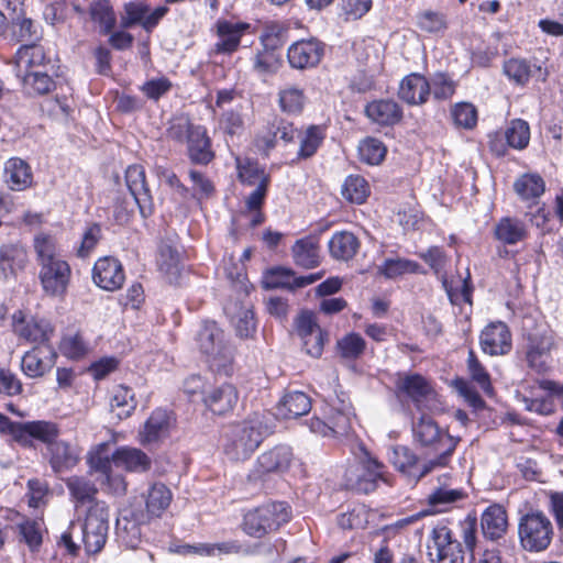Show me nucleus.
I'll return each instance as SVG.
<instances>
[{"instance_id": "f257e3e1", "label": "nucleus", "mask_w": 563, "mask_h": 563, "mask_svg": "<svg viewBox=\"0 0 563 563\" xmlns=\"http://www.w3.org/2000/svg\"><path fill=\"white\" fill-rule=\"evenodd\" d=\"M412 435L415 442L424 448L434 457L426 461L419 471L422 477L431 471L445 467L453 455L460 438L452 437L448 431L442 430L429 416L422 415L412 423Z\"/></svg>"}, {"instance_id": "f03ea898", "label": "nucleus", "mask_w": 563, "mask_h": 563, "mask_svg": "<svg viewBox=\"0 0 563 563\" xmlns=\"http://www.w3.org/2000/svg\"><path fill=\"white\" fill-rule=\"evenodd\" d=\"M109 531V507L104 501H95L89 506L84 521H73L62 537L69 552L75 553L78 545L74 539H80L88 554L100 552Z\"/></svg>"}, {"instance_id": "7ed1b4c3", "label": "nucleus", "mask_w": 563, "mask_h": 563, "mask_svg": "<svg viewBox=\"0 0 563 563\" xmlns=\"http://www.w3.org/2000/svg\"><path fill=\"white\" fill-rule=\"evenodd\" d=\"M267 428L260 415L229 424L222 435V451L232 462L251 457L263 442Z\"/></svg>"}, {"instance_id": "20e7f679", "label": "nucleus", "mask_w": 563, "mask_h": 563, "mask_svg": "<svg viewBox=\"0 0 563 563\" xmlns=\"http://www.w3.org/2000/svg\"><path fill=\"white\" fill-rule=\"evenodd\" d=\"M553 525L540 510H530L518 522L520 545L528 552H542L549 548L553 538Z\"/></svg>"}, {"instance_id": "39448f33", "label": "nucleus", "mask_w": 563, "mask_h": 563, "mask_svg": "<svg viewBox=\"0 0 563 563\" xmlns=\"http://www.w3.org/2000/svg\"><path fill=\"white\" fill-rule=\"evenodd\" d=\"M289 519L290 510L286 503H271L246 512L243 519V530L250 537L263 538L279 529Z\"/></svg>"}, {"instance_id": "423d86ee", "label": "nucleus", "mask_w": 563, "mask_h": 563, "mask_svg": "<svg viewBox=\"0 0 563 563\" xmlns=\"http://www.w3.org/2000/svg\"><path fill=\"white\" fill-rule=\"evenodd\" d=\"M125 181L130 196L124 198L122 206L115 207V218L123 220L133 212L135 206L143 217L150 216L153 211V199L146 185L144 168L141 165L129 166L125 170Z\"/></svg>"}, {"instance_id": "0eeeda50", "label": "nucleus", "mask_w": 563, "mask_h": 563, "mask_svg": "<svg viewBox=\"0 0 563 563\" xmlns=\"http://www.w3.org/2000/svg\"><path fill=\"white\" fill-rule=\"evenodd\" d=\"M345 486L357 493L368 494L376 489L379 482L385 479V466L367 453L344 475Z\"/></svg>"}, {"instance_id": "6e6552de", "label": "nucleus", "mask_w": 563, "mask_h": 563, "mask_svg": "<svg viewBox=\"0 0 563 563\" xmlns=\"http://www.w3.org/2000/svg\"><path fill=\"white\" fill-rule=\"evenodd\" d=\"M427 549L432 563H464V550L445 525H437L431 530Z\"/></svg>"}, {"instance_id": "1a4fd4ad", "label": "nucleus", "mask_w": 563, "mask_h": 563, "mask_svg": "<svg viewBox=\"0 0 563 563\" xmlns=\"http://www.w3.org/2000/svg\"><path fill=\"white\" fill-rule=\"evenodd\" d=\"M201 353L217 367L225 366L230 362L232 352L224 341L223 331L213 321L202 323L196 338Z\"/></svg>"}, {"instance_id": "9d476101", "label": "nucleus", "mask_w": 563, "mask_h": 563, "mask_svg": "<svg viewBox=\"0 0 563 563\" xmlns=\"http://www.w3.org/2000/svg\"><path fill=\"white\" fill-rule=\"evenodd\" d=\"M13 330L19 338L37 345L51 344L54 327L45 319L25 317L21 311L13 314Z\"/></svg>"}, {"instance_id": "9b49d317", "label": "nucleus", "mask_w": 563, "mask_h": 563, "mask_svg": "<svg viewBox=\"0 0 563 563\" xmlns=\"http://www.w3.org/2000/svg\"><path fill=\"white\" fill-rule=\"evenodd\" d=\"M16 433V443L26 449L35 448L40 441L48 448L59 435L56 423L45 420L21 422Z\"/></svg>"}, {"instance_id": "f8f14e48", "label": "nucleus", "mask_w": 563, "mask_h": 563, "mask_svg": "<svg viewBox=\"0 0 563 563\" xmlns=\"http://www.w3.org/2000/svg\"><path fill=\"white\" fill-rule=\"evenodd\" d=\"M175 424L173 413L166 409H155L139 432V442L142 445H153L166 439Z\"/></svg>"}, {"instance_id": "ddd939ff", "label": "nucleus", "mask_w": 563, "mask_h": 563, "mask_svg": "<svg viewBox=\"0 0 563 563\" xmlns=\"http://www.w3.org/2000/svg\"><path fill=\"white\" fill-rule=\"evenodd\" d=\"M70 275V266L64 258L42 264L40 280L43 290L49 296H63L69 285Z\"/></svg>"}, {"instance_id": "4468645a", "label": "nucleus", "mask_w": 563, "mask_h": 563, "mask_svg": "<svg viewBox=\"0 0 563 563\" xmlns=\"http://www.w3.org/2000/svg\"><path fill=\"white\" fill-rule=\"evenodd\" d=\"M324 55V44L317 38L295 42L288 47L287 58L292 68L307 69L316 67Z\"/></svg>"}, {"instance_id": "2eb2a0df", "label": "nucleus", "mask_w": 563, "mask_h": 563, "mask_svg": "<svg viewBox=\"0 0 563 563\" xmlns=\"http://www.w3.org/2000/svg\"><path fill=\"white\" fill-rule=\"evenodd\" d=\"M481 349L492 356L506 355L511 351V333L505 322L495 321L487 324L479 335Z\"/></svg>"}, {"instance_id": "dca6fc26", "label": "nucleus", "mask_w": 563, "mask_h": 563, "mask_svg": "<svg viewBox=\"0 0 563 563\" xmlns=\"http://www.w3.org/2000/svg\"><path fill=\"white\" fill-rule=\"evenodd\" d=\"M56 357L52 344L36 345L22 356L21 371L30 378L42 377L55 365Z\"/></svg>"}, {"instance_id": "f3484780", "label": "nucleus", "mask_w": 563, "mask_h": 563, "mask_svg": "<svg viewBox=\"0 0 563 563\" xmlns=\"http://www.w3.org/2000/svg\"><path fill=\"white\" fill-rule=\"evenodd\" d=\"M92 279L98 287L108 291L121 288L125 280L122 264L112 256L99 258L92 268Z\"/></svg>"}, {"instance_id": "a211bd4d", "label": "nucleus", "mask_w": 563, "mask_h": 563, "mask_svg": "<svg viewBox=\"0 0 563 563\" xmlns=\"http://www.w3.org/2000/svg\"><path fill=\"white\" fill-rule=\"evenodd\" d=\"M13 65L16 76L45 68H55L54 63L46 56L43 46L34 43L22 45L18 49L13 58Z\"/></svg>"}, {"instance_id": "6ab92c4d", "label": "nucleus", "mask_w": 563, "mask_h": 563, "mask_svg": "<svg viewBox=\"0 0 563 563\" xmlns=\"http://www.w3.org/2000/svg\"><path fill=\"white\" fill-rule=\"evenodd\" d=\"M250 27L251 25L245 22L218 20L216 23L218 41L214 43L213 52L228 55L236 52L241 43V37Z\"/></svg>"}, {"instance_id": "aec40b11", "label": "nucleus", "mask_w": 563, "mask_h": 563, "mask_svg": "<svg viewBox=\"0 0 563 563\" xmlns=\"http://www.w3.org/2000/svg\"><path fill=\"white\" fill-rule=\"evenodd\" d=\"M553 345L554 340L549 332L529 334L526 351L529 366L538 373L545 372L549 368Z\"/></svg>"}, {"instance_id": "412c9836", "label": "nucleus", "mask_w": 563, "mask_h": 563, "mask_svg": "<svg viewBox=\"0 0 563 563\" xmlns=\"http://www.w3.org/2000/svg\"><path fill=\"white\" fill-rule=\"evenodd\" d=\"M493 234L503 245H517L529 238V229L523 220L507 216L496 222Z\"/></svg>"}, {"instance_id": "4be33fe9", "label": "nucleus", "mask_w": 563, "mask_h": 563, "mask_svg": "<svg viewBox=\"0 0 563 563\" xmlns=\"http://www.w3.org/2000/svg\"><path fill=\"white\" fill-rule=\"evenodd\" d=\"M294 454L288 445H277L262 453L256 461V472L260 475L267 473H283L292 462Z\"/></svg>"}, {"instance_id": "5701e85b", "label": "nucleus", "mask_w": 563, "mask_h": 563, "mask_svg": "<svg viewBox=\"0 0 563 563\" xmlns=\"http://www.w3.org/2000/svg\"><path fill=\"white\" fill-rule=\"evenodd\" d=\"M113 464L131 473H145L152 467L151 457L139 448L120 446L112 453Z\"/></svg>"}, {"instance_id": "b1692460", "label": "nucleus", "mask_w": 563, "mask_h": 563, "mask_svg": "<svg viewBox=\"0 0 563 563\" xmlns=\"http://www.w3.org/2000/svg\"><path fill=\"white\" fill-rule=\"evenodd\" d=\"M47 452L49 465L55 473L69 471L79 462V449L63 440L56 439Z\"/></svg>"}, {"instance_id": "393cba45", "label": "nucleus", "mask_w": 563, "mask_h": 563, "mask_svg": "<svg viewBox=\"0 0 563 563\" xmlns=\"http://www.w3.org/2000/svg\"><path fill=\"white\" fill-rule=\"evenodd\" d=\"M398 96L408 104H422L430 96V84L423 75L412 73L400 81Z\"/></svg>"}, {"instance_id": "a878e982", "label": "nucleus", "mask_w": 563, "mask_h": 563, "mask_svg": "<svg viewBox=\"0 0 563 563\" xmlns=\"http://www.w3.org/2000/svg\"><path fill=\"white\" fill-rule=\"evenodd\" d=\"M239 399L236 388L231 384H223L211 388L203 394L206 407L216 415H224L233 409Z\"/></svg>"}, {"instance_id": "bb28decb", "label": "nucleus", "mask_w": 563, "mask_h": 563, "mask_svg": "<svg viewBox=\"0 0 563 563\" xmlns=\"http://www.w3.org/2000/svg\"><path fill=\"white\" fill-rule=\"evenodd\" d=\"M539 387L547 391L548 395L544 397L525 398L526 409L540 416H550L556 408L554 396L563 394V386L553 380L542 379L539 382Z\"/></svg>"}, {"instance_id": "cd10ccee", "label": "nucleus", "mask_w": 563, "mask_h": 563, "mask_svg": "<svg viewBox=\"0 0 563 563\" xmlns=\"http://www.w3.org/2000/svg\"><path fill=\"white\" fill-rule=\"evenodd\" d=\"M186 143L188 145V156L192 163L207 165L213 159L214 153L211 150V140L205 126L197 125Z\"/></svg>"}, {"instance_id": "c85d7f7f", "label": "nucleus", "mask_w": 563, "mask_h": 563, "mask_svg": "<svg viewBox=\"0 0 563 563\" xmlns=\"http://www.w3.org/2000/svg\"><path fill=\"white\" fill-rule=\"evenodd\" d=\"M172 499L173 494L166 485L162 483L151 485L144 495L145 512L142 515L146 520L161 517L169 507Z\"/></svg>"}, {"instance_id": "c756f323", "label": "nucleus", "mask_w": 563, "mask_h": 563, "mask_svg": "<svg viewBox=\"0 0 563 563\" xmlns=\"http://www.w3.org/2000/svg\"><path fill=\"white\" fill-rule=\"evenodd\" d=\"M482 531L485 538L500 539L507 531V514L503 506L494 504L487 507L481 517Z\"/></svg>"}, {"instance_id": "7c9ffc66", "label": "nucleus", "mask_w": 563, "mask_h": 563, "mask_svg": "<svg viewBox=\"0 0 563 563\" xmlns=\"http://www.w3.org/2000/svg\"><path fill=\"white\" fill-rule=\"evenodd\" d=\"M367 118L379 125H394L402 118L400 106L394 100H375L365 108Z\"/></svg>"}, {"instance_id": "2f4dec72", "label": "nucleus", "mask_w": 563, "mask_h": 563, "mask_svg": "<svg viewBox=\"0 0 563 563\" xmlns=\"http://www.w3.org/2000/svg\"><path fill=\"white\" fill-rule=\"evenodd\" d=\"M325 415L332 434L344 435L349 433L354 418L353 408L349 401L336 397L335 402L329 405V410L325 411Z\"/></svg>"}, {"instance_id": "473e14b6", "label": "nucleus", "mask_w": 563, "mask_h": 563, "mask_svg": "<svg viewBox=\"0 0 563 563\" xmlns=\"http://www.w3.org/2000/svg\"><path fill=\"white\" fill-rule=\"evenodd\" d=\"M397 388L400 394L410 398L418 408H420L421 402L429 399L432 394L430 383L419 374L404 375L398 379Z\"/></svg>"}, {"instance_id": "72a5a7b5", "label": "nucleus", "mask_w": 563, "mask_h": 563, "mask_svg": "<svg viewBox=\"0 0 563 563\" xmlns=\"http://www.w3.org/2000/svg\"><path fill=\"white\" fill-rule=\"evenodd\" d=\"M4 180L9 188L15 191L29 188L33 181L29 164L19 157L8 159L4 166Z\"/></svg>"}, {"instance_id": "f704fd0d", "label": "nucleus", "mask_w": 563, "mask_h": 563, "mask_svg": "<svg viewBox=\"0 0 563 563\" xmlns=\"http://www.w3.org/2000/svg\"><path fill=\"white\" fill-rule=\"evenodd\" d=\"M360 246L358 239L350 231L335 232L328 243L330 255L336 261L344 262L352 260Z\"/></svg>"}, {"instance_id": "c9c22d12", "label": "nucleus", "mask_w": 563, "mask_h": 563, "mask_svg": "<svg viewBox=\"0 0 563 563\" xmlns=\"http://www.w3.org/2000/svg\"><path fill=\"white\" fill-rule=\"evenodd\" d=\"M26 253L16 245H3L0 247V282H4L24 268Z\"/></svg>"}, {"instance_id": "e433bc0d", "label": "nucleus", "mask_w": 563, "mask_h": 563, "mask_svg": "<svg viewBox=\"0 0 563 563\" xmlns=\"http://www.w3.org/2000/svg\"><path fill=\"white\" fill-rule=\"evenodd\" d=\"M239 180L246 186L257 187L269 185L271 176L256 161L247 157H235Z\"/></svg>"}, {"instance_id": "4c0bfd02", "label": "nucleus", "mask_w": 563, "mask_h": 563, "mask_svg": "<svg viewBox=\"0 0 563 563\" xmlns=\"http://www.w3.org/2000/svg\"><path fill=\"white\" fill-rule=\"evenodd\" d=\"M146 519L144 515L134 516L126 510L117 519L115 530L118 537L130 548L136 547L141 538L140 525Z\"/></svg>"}, {"instance_id": "58836bf2", "label": "nucleus", "mask_w": 563, "mask_h": 563, "mask_svg": "<svg viewBox=\"0 0 563 563\" xmlns=\"http://www.w3.org/2000/svg\"><path fill=\"white\" fill-rule=\"evenodd\" d=\"M292 257L297 265L313 268L319 265V245L314 236H306L296 241L292 246Z\"/></svg>"}, {"instance_id": "ea45409f", "label": "nucleus", "mask_w": 563, "mask_h": 563, "mask_svg": "<svg viewBox=\"0 0 563 563\" xmlns=\"http://www.w3.org/2000/svg\"><path fill=\"white\" fill-rule=\"evenodd\" d=\"M311 409V400L302 391H288L278 405V413L284 418H297L306 415Z\"/></svg>"}, {"instance_id": "a19ab883", "label": "nucleus", "mask_w": 563, "mask_h": 563, "mask_svg": "<svg viewBox=\"0 0 563 563\" xmlns=\"http://www.w3.org/2000/svg\"><path fill=\"white\" fill-rule=\"evenodd\" d=\"M533 69L541 73L540 66L537 67L531 65L529 60L518 57L509 58L503 65L505 76L518 86H526L529 82Z\"/></svg>"}, {"instance_id": "79ce46f5", "label": "nucleus", "mask_w": 563, "mask_h": 563, "mask_svg": "<svg viewBox=\"0 0 563 563\" xmlns=\"http://www.w3.org/2000/svg\"><path fill=\"white\" fill-rule=\"evenodd\" d=\"M261 40L264 49L254 56L253 68L258 74L274 73L278 67V57L274 51L278 40L269 35H263Z\"/></svg>"}, {"instance_id": "37998d69", "label": "nucleus", "mask_w": 563, "mask_h": 563, "mask_svg": "<svg viewBox=\"0 0 563 563\" xmlns=\"http://www.w3.org/2000/svg\"><path fill=\"white\" fill-rule=\"evenodd\" d=\"M514 188L521 200L534 202L544 194L545 183L538 174H525L515 181Z\"/></svg>"}, {"instance_id": "c03bdc74", "label": "nucleus", "mask_w": 563, "mask_h": 563, "mask_svg": "<svg viewBox=\"0 0 563 563\" xmlns=\"http://www.w3.org/2000/svg\"><path fill=\"white\" fill-rule=\"evenodd\" d=\"M327 131L323 125H309L299 137V150L297 156L299 159H306L313 156L325 139Z\"/></svg>"}, {"instance_id": "a18cd8bd", "label": "nucleus", "mask_w": 563, "mask_h": 563, "mask_svg": "<svg viewBox=\"0 0 563 563\" xmlns=\"http://www.w3.org/2000/svg\"><path fill=\"white\" fill-rule=\"evenodd\" d=\"M66 487L69 490V494L75 501L76 508L80 505L90 504L92 505L95 501V496L97 495V487L95 484L80 476H71L66 481Z\"/></svg>"}, {"instance_id": "49530a36", "label": "nucleus", "mask_w": 563, "mask_h": 563, "mask_svg": "<svg viewBox=\"0 0 563 563\" xmlns=\"http://www.w3.org/2000/svg\"><path fill=\"white\" fill-rule=\"evenodd\" d=\"M89 15L99 25L100 33L109 34L115 26L117 18L109 0H92L89 4Z\"/></svg>"}, {"instance_id": "de8ad7c7", "label": "nucleus", "mask_w": 563, "mask_h": 563, "mask_svg": "<svg viewBox=\"0 0 563 563\" xmlns=\"http://www.w3.org/2000/svg\"><path fill=\"white\" fill-rule=\"evenodd\" d=\"M464 497L465 494L462 489L441 486L428 496V505L431 508V510H428L429 515L446 511L451 505Z\"/></svg>"}, {"instance_id": "09e8293b", "label": "nucleus", "mask_w": 563, "mask_h": 563, "mask_svg": "<svg viewBox=\"0 0 563 563\" xmlns=\"http://www.w3.org/2000/svg\"><path fill=\"white\" fill-rule=\"evenodd\" d=\"M55 68H45L42 70H34L29 74L18 76L24 86V88L34 93L44 95L52 90L55 86L53 75Z\"/></svg>"}, {"instance_id": "8fccbe9b", "label": "nucleus", "mask_w": 563, "mask_h": 563, "mask_svg": "<svg viewBox=\"0 0 563 563\" xmlns=\"http://www.w3.org/2000/svg\"><path fill=\"white\" fill-rule=\"evenodd\" d=\"M227 314L231 317V321L235 327L238 335L249 338L255 331L254 312L251 308L242 306L236 311V306L228 305L224 307Z\"/></svg>"}, {"instance_id": "3c124183", "label": "nucleus", "mask_w": 563, "mask_h": 563, "mask_svg": "<svg viewBox=\"0 0 563 563\" xmlns=\"http://www.w3.org/2000/svg\"><path fill=\"white\" fill-rule=\"evenodd\" d=\"M306 103L303 90L296 86H286L278 92V104L284 113L296 115L301 113Z\"/></svg>"}, {"instance_id": "603ef678", "label": "nucleus", "mask_w": 563, "mask_h": 563, "mask_svg": "<svg viewBox=\"0 0 563 563\" xmlns=\"http://www.w3.org/2000/svg\"><path fill=\"white\" fill-rule=\"evenodd\" d=\"M89 344L80 332H69L63 335L59 343L60 353L71 360H80L89 353Z\"/></svg>"}, {"instance_id": "864d4df0", "label": "nucleus", "mask_w": 563, "mask_h": 563, "mask_svg": "<svg viewBox=\"0 0 563 563\" xmlns=\"http://www.w3.org/2000/svg\"><path fill=\"white\" fill-rule=\"evenodd\" d=\"M365 340L355 332L345 334L336 342V351L341 358L347 361L357 360L365 351Z\"/></svg>"}, {"instance_id": "5fc2aeb1", "label": "nucleus", "mask_w": 563, "mask_h": 563, "mask_svg": "<svg viewBox=\"0 0 563 563\" xmlns=\"http://www.w3.org/2000/svg\"><path fill=\"white\" fill-rule=\"evenodd\" d=\"M180 254L172 245L164 244L159 247L158 267L169 282H175L180 273Z\"/></svg>"}, {"instance_id": "6e6d98bb", "label": "nucleus", "mask_w": 563, "mask_h": 563, "mask_svg": "<svg viewBox=\"0 0 563 563\" xmlns=\"http://www.w3.org/2000/svg\"><path fill=\"white\" fill-rule=\"evenodd\" d=\"M420 265L407 258H387L378 267V272L386 278H396L405 274L418 273Z\"/></svg>"}, {"instance_id": "4d7b16f0", "label": "nucleus", "mask_w": 563, "mask_h": 563, "mask_svg": "<svg viewBox=\"0 0 563 563\" xmlns=\"http://www.w3.org/2000/svg\"><path fill=\"white\" fill-rule=\"evenodd\" d=\"M508 146L516 150H523L530 141L529 124L521 119L512 120L505 131Z\"/></svg>"}, {"instance_id": "13d9d810", "label": "nucleus", "mask_w": 563, "mask_h": 563, "mask_svg": "<svg viewBox=\"0 0 563 563\" xmlns=\"http://www.w3.org/2000/svg\"><path fill=\"white\" fill-rule=\"evenodd\" d=\"M111 409L117 412L118 418L129 417L136 407L134 395L129 387L119 386L111 398Z\"/></svg>"}, {"instance_id": "bf43d9fd", "label": "nucleus", "mask_w": 563, "mask_h": 563, "mask_svg": "<svg viewBox=\"0 0 563 563\" xmlns=\"http://www.w3.org/2000/svg\"><path fill=\"white\" fill-rule=\"evenodd\" d=\"M389 461L402 473L419 477V473L413 472L417 467L418 456L407 446L398 445L393 448L389 453Z\"/></svg>"}, {"instance_id": "052dcab7", "label": "nucleus", "mask_w": 563, "mask_h": 563, "mask_svg": "<svg viewBox=\"0 0 563 563\" xmlns=\"http://www.w3.org/2000/svg\"><path fill=\"white\" fill-rule=\"evenodd\" d=\"M369 194L367 181L358 175L349 176L343 185L342 195L354 203H363Z\"/></svg>"}, {"instance_id": "680f3d73", "label": "nucleus", "mask_w": 563, "mask_h": 563, "mask_svg": "<svg viewBox=\"0 0 563 563\" xmlns=\"http://www.w3.org/2000/svg\"><path fill=\"white\" fill-rule=\"evenodd\" d=\"M241 550V545L236 542H222V543H200L198 545H184L180 553H197L200 555H217V554H229V553H238Z\"/></svg>"}, {"instance_id": "e2e57ef3", "label": "nucleus", "mask_w": 563, "mask_h": 563, "mask_svg": "<svg viewBox=\"0 0 563 563\" xmlns=\"http://www.w3.org/2000/svg\"><path fill=\"white\" fill-rule=\"evenodd\" d=\"M417 26L426 33L435 34L446 30V18L443 13L424 10L417 14Z\"/></svg>"}, {"instance_id": "0e129e2a", "label": "nucleus", "mask_w": 563, "mask_h": 563, "mask_svg": "<svg viewBox=\"0 0 563 563\" xmlns=\"http://www.w3.org/2000/svg\"><path fill=\"white\" fill-rule=\"evenodd\" d=\"M12 34L19 42H34L40 40L41 33L31 19L21 16V13L11 16Z\"/></svg>"}, {"instance_id": "69168bd1", "label": "nucleus", "mask_w": 563, "mask_h": 563, "mask_svg": "<svg viewBox=\"0 0 563 563\" xmlns=\"http://www.w3.org/2000/svg\"><path fill=\"white\" fill-rule=\"evenodd\" d=\"M358 155L362 162L369 165H377L384 159L386 147L379 140L367 137L360 143Z\"/></svg>"}, {"instance_id": "338daca9", "label": "nucleus", "mask_w": 563, "mask_h": 563, "mask_svg": "<svg viewBox=\"0 0 563 563\" xmlns=\"http://www.w3.org/2000/svg\"><path fill=\"white\" fill-rule=\"evenodd\" d=\"M34 250L37 255L40 266L62 260V256L57 253L55 240L46 234H38L34 239Z\"/></svg>"}, {"instance_id": "774afa93", "label": "nucleus", "mask_w": 563, "mask_h": 563, "mask_svg": "<svg viewBox=\"0 0 563 563\" xmlns=\"http://www.w3.org/2000/svg\"><path fill=\"white\" fill-rule=\"evenodd\" d=\"M430 95L438 100L450 99L455 92V82L444 73H437L431 77Z\"/></svg>"}]
</instances>
